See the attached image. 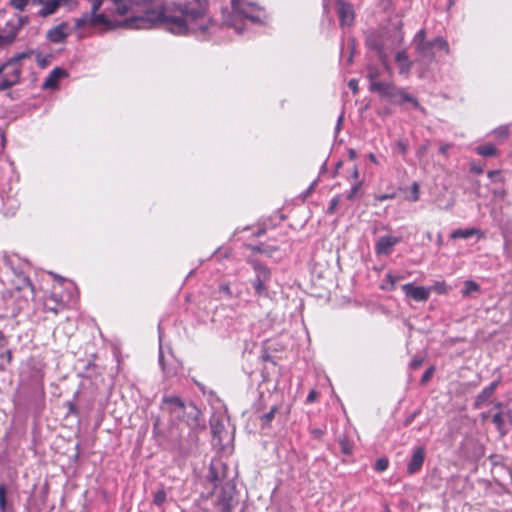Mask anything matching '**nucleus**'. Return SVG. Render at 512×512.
<instances>
[{
  "mask_svg": "<svg viewBox=\"0 0 512 512\" xmlns=\"http://www.w3.org/2000/svg\"><path fill=\"white\" fill-rule=\"evenodd\" d=\"M91 4L90 12L83 13L74 20L75 29L103 28L114 29L125 26L131 29H149L156 25L163 26L175 35L193 34L206 39L216 32L218 26L210 15L206 0H184L173 6H161L146 10L143 14L116 22L105 13H99L104 0H87ZM119 15H125L132 7L133 0H111Z\"/></svg>",
  "mask_w": 512,
  "mask_h": 512,
  "instance_id": "obj_1",
  "label": "nucleus"
},
{
  "mask_svg": "<svg viewBox=\"0 0 512 512\" xmlns=\"http://www.w3.org/2000/svg\"><path fill=\"white\" fill-rule=\"evenodd\" d=\"M232 13L224 17L223 22L228 27L241 34L242 21L250 20L252 23H262L266 18L265 10L251 0H231Z\"/></svg>",
  "mask_w": 512,
  "mask_h": 512,
  "instance_id": "obj_2",
  "label": "nucleus"
},
{
  "mask_svg": "<svg viewBox=\"0 0 512 512\" xmlns=\"http://www.w3.org/2000/svg\"><path fill=\"white\" fill-rule=\"evenodd\" d=\"M161 409L169 414L171 420L181 421L190 428L200 425V410L192 402H185L178 396H164Z\"/></svg>",
  "mask_w": 512,
  "mask_h": 512,
  "instance_id": "obj_3",
  "label": "nucleus"
},
{
  "mask_svg": "<svg viewBox=\"0 0 512 512\" xmlns=\"http://www.w3.org/2000/svg\"><path fill=\"white\" fill-rule=\"evenodd\" d=\"M225 464L212 463L209 471V478L217 484H221V492L217 498V506L221 512H232L234 506L235 485L231 480H224L225 476H219V469H225Z\"/></svg>",
  "mask_w": 512,
  "mask_h": 512,
  "instance_id": "obj_4",
  "label": "nucleus"
},
{
  "mask_svg": "<svg viewBox=\"0 0 512 512\" xmlns=\"http://www.w3.org/2000/svg\"><path fill=\"white\" fill-rule=\"evenodd\" d=\"M28 56L27 53H20L6 62V70L3 79L0 81V91H5L20 81L22 69L20 61Z\"/></svg>",
  "mask_w": 512,
  "mask_h": 512,
  "instance_id": "obj_5",
  "label": "nucleus"
},
{
  "mask_svg": "<svg viewBox=\"0 0 512 512\" xmlns=\"http://www.w3.org/2000/svg\"><path fill=\"white\" fill-rule=\"evenodd\" d=\"M368 77L370 79V91L377 92L381 97L387 98L391 102L398 87L392 82L376 81L375 75L372 73Z\"/></svg>",
  "mask_w": 512,
  "mask_h": 512,
  "instance_id": "obj_6",
  "label": "nucleus"
},
{
  "mask_svg": "<svg viewBox=\"0 0 512 512\" xmlns=\"http://www.w3.org/2000/svg\"><path fill=\"white\" fill-rule=\"evenodd\" d=\"M254 269L256 271V277L253 282L255 292L259 296L265 295L267 293V288H266L265 283L271 277L270 271L266 267H264L260 264H254Z\"/></svg>",
  "mask_w": 512,
  "mask_h": 512,
  "instance_id": "obj_7",
  "label": "nucleus"
},
{
  "mask_svg": "<svg viewBox=\"0 0 512 512\" xmlns=\"http://www.w3.org/2000/svg\"><path fill=\"white\" fill-rule=\"evenodd\" d=\"M405 295L417 302L427 301L430 296V288L424 286H415L413 283H406L402 286Z\"/></svg>",
  "mask_w": 512,
  "mask_h": 512,
  "instance_id": "obj_8",
  "label": "nucleus"
},
{
  "mask_svg": "<svg viewBox=\"0 0 512 512\" xmlns=\"http://www.w3.org/2000/svg\"><path fill=\"white\" fill-rule=\"evenodd\" d=\"M337 14L341 27L351 26L354 21V11L350 4L337 1Z\"/></svg>",
  "mask_w": 512,
  "mask_h": 512,
  "instance_id": "obj_9",
  "label": "nucleus"
},
{
  "mask_svg": "<svg viewBox=\"0 0 512 512\" xmlns=\"http://www.w3.org/2000/svg\"><path fill=\"white\" fill-rule=\"evenodd\" d=\"M425 460V448L423 446H419L414 449L411 459L407 464V472L410 475H413L420 471Z\"/></svg>",
  "mask_w": 512,
  "mask_h": 512,
  "instance_id": "obj_10",
  "label": "nucleus"
},
{
  "mask_svg": "<svg viewBox=\"0 0 512 512\" xmlns=\"http://www.w3.org/2000/svg\"><path fill=\"white\" fill-rule=\"evenodd\" d=\"M27 23H28V17L27 16H18L14 20L7 21L5 26H4V28L1 31L6 33L9 37L12 38L13 41H15L19 31Z\"/></svg>",
  "mask_w": 512,
  "mask_h": 512,
  "instance_id": "obj_11",
  "label": "nucleus"
},
{
  "mask_svg": "<svg viewBox=\"0 0 512 512\" xmlns=\"http://www.w3.org/2000/svg\"><path fill=\"white\" fill-rule=\"evenodd\" d=\"M400 242L399 237L394 236H382L378 239L376 243V253L389 255L392 251V248Z\"/></svg>",
  "mask_w": 512,
  "mask_h": 512,
  "instance_id": "obj_12",
  "label": "nucleus"
},
{
  "mask_svg": "<svg viewBox=\"0 0 512 512\" xmlns=\"http://www.w3.org/2000/svg\"><path fill=\"white\" fill-rule=\"evenodd\" d=\"M69 34V26L67 23L63 22L50 29L47 33V38L52 43H61L67 38Z\"/></svg>",
  "mask_w": 512,
  "mask_h": 512,
  "instance_id": "obj_13",
  "label": "nucleus"
},
{
  "mask_svg": "<svg viewBox=\"0 0 512 512\" xmlns=\"http://www.w3.org/2000/svg\"><path fill=\"white\" fill-rule=\"evenodd\" d=\"M393 104L402 105L404 103H410L414 108H420L418 100L412 95L408 94L403 88L398 87L391 100Z\"/></svg>",
  "mask_w": 512,
  "mask_h": 512,
  "instance_id": "obj_14",
  "label": "nucleus"
},
{
  "mask_svg": "<svg viewBox=\"0 0 512 512\" xmlns=\"http://www.w3.org/2000/svg\"><path fill=\"white\" fill-rule=\"evenodd\" d=\"M67 75L66 71L56 67L54 68L45 81L42 84L43 89H55L58 86V82L61 78L65 77Z\"/></svg>",
  "mask_w": 512,
  "mask_h": 512,
  "instance_id": "obj_15",
  "label": "nucleus"
},
{
  "mask_svg": "<svg viewBox=\"0 0 512 512\" xmlns=\"http://www.w3.org/2000/svg\"><path fill=\"white\" fill-rule=\"evenodd\" d=\"M395 61L398 64L399 74L407 76L410 73L413 63L409 60L405 50H400L395 54Z\"/></svg>",
  "mask_w": 512,
  "mask_h": 512,
  "instance_id": "obj_16",
  "label": "nucleus"
},
{
  "mask_svg": "<svg viewBox=\"0 0 512 512\" xmlns=\"http://www.w3.org/2000/svg\"><path fill=\"white\" fill-rule=\"evenodd\" d=\"M499 381L492 382L489 386L485 387L476 397L475 399V407H480L484 402H486L495 392Z\"/></svg>",
  "mask_w": 512,
  "mask_h": 512,
  "instance_id": "obj_17",
  "label": "nucleus"
},
{
  "mask_svg": "<svg viewBox=\"0 0 512 512\" xmlns=\"http://www.w3.org/2000/svg\"><path fill=\"white\" fill-rule=\"evenodd\" d=\"M40 4L42 5V8L39 10L38 14L41 17L52 15L59 8L57 0H42V3Z\"/></svg>",
  "mask_w": 512,
  "mask_h": 512,
  "instance_id": "obj_18",
  "label": "nucleus"
},
{
  "mask_svg": "<svg viewBox=\"0 0 512 512\" xmlns=\"http://www.w3.org/2000/svg\"><path fill=\"white\" fill-rule=\"evenodd\" d=\"M481 232L480 230L476 229V228H467V229H455L454 231H452V233L450 234V237L452 239H468L474 235H480Z\"/></svg>",
  "mask_w": 512,
  "mask_h": 512,
  "instance_id": "obj_19",
  "label": "nucleus"
},
{
  "mask_svg": "<svg viewBox=\"0 0 512 512\" xmlns=\"http://www.w3.org/2000/svg\"><path fill=\"white\" fill-rule=\"evenodd\" d=\"M415 48L420 57L425 58V59H433L434 58V53H433L434 43H432V41H428L423 44H418V46H416Z\"/></svg>",
  "mask_w": 512,
  "mask_h": 512,
  "instance_id": "obj_20",
  "label": "nucleus"
},
{
  "mask_svg": "<svg viewBox=\"0 0 512 512\" xmlns=\"http://www.w3.org/2000/svg\"><path fill=\"white\" fill-rule=\"evenodd\" d=\"M461 292L463 297H472L474 296V294L480 292V286L473 280H466L464 282L463 289Z\"/></svg>",
  "mask_w": 512,
  "mask_h": 512,
  "instance_id": "obj_21",
  "label": "nucleus"
},
{
  "mask_svg": "<svg viewBox=\"0 0 512 512\" xmlns=\"http://www.w3.org/2000/svg\"><path fill=\"white\" fill-rule=\"evenodd\" d=\"M476 152L483 157H492L497 154V149L492 144H486L476 147Z\"/></svg>",
  "mask_w": 512,
  "mask_h": 512,
  "instance_id": "obj_22",
  "label": "nucleus"
},
{
  "mask_svg": "<svg viewBox=\"0 0 512 512\" xmlns=\"http://www.w3.org/2000/svg\"><path fill=\"white\" fill-rule=\"evenodd\" d=\"M339 445L341 452L346 455H351L353 452L354 444L353 442L346 436L339 437Z\"/></svg>",
  "mask_w": 512,
  "mask_h": 512,
  "instance_id": "obj_23",
  "label": "nucleus"
},
{
  "mask_svg": "<svg viewBox=\"0 0 512 512\" xmlns=\"http://www.w3.org/2000/svg\"><path fill=\"white\" fill-rule=\"evenodd\" d=\"M29 3H42V0H9V4L17 11H24Z\"/></svg>",
  "mask_w": 512,
  "mask_h": 512,
  "instance_id": "obj_24",
  "label": "nucleus"
},
{
  "mask_svg": "<svg viewBox=\"0 0 512 512\" xmlns=\"http://www.w3.org/2000/svg\"><path fill=\"white\" fill-rule=\"evenodd\" d=\"M252 250L257 253L265 254L267 256H271L273 252H275L277 249L274 246H269L265 244H260L252 247Z\"/></svg>",
  "mask_w": 512,
  "mask_h": 512,
  "instance_id": "obj_25",
  "label": "nucleus"
},
{
  "mask_svg": "<svg viewBox=\"0 0 512 512\" xmlns=\"http://www.w3.org/2000/svg\"><path fill=\"white\" fill-rule=\"evenodd\" d=\"M0 510L7 511V489L4 484H0Z\"/></svg>",
  "mask_w": 512,
  "mask_h": 512,
  "instance_id": "obj_26",
  "label": "nucleus"
},
{
  "mask_svg": "<svg viewBox=\"0 0 512 512\" xmlns=\"http://www.w3.org/2000/svg\"><path fill=\"white\" fill-rule=\"evenodd\" d=\"M166 496H167L166 491L163 488L158 489L154 493L153 503L156 506H161L166 501Z\"/></svg>",
  "mask_w": 512,
  "mask_h": 512,
  "instance_id": "obj_27",
  "label": "nucleus"
},
{
  "mask_svg": "<svg viewBox=\"0 0 512 512\" xmlns=\"http://www.w3.org/2000/svg\"><path fill=\"white\" fill-rule=\"evenodd\" d=\"M386 279H387V282L389 284V286H382L383 289H387V290H393L394 287H395V284L400 280L402 279L401 276L399 275H394L392 273H388L386 275Z\"/></svg>",
  "mask_w": 512,
  "mask_h": 512,
  "instance_id": "obj_28",
  "label": "nucleus"
},
{
  "mask_svg": "<svg viewBox=\"0 0 512 512\" xmlns=\"http://www.w3.org/2000/svg\"><path fill=\"white\" fill-rule=\"evenodd\" d=\"M432 43H434V47L444 50L446 54L450 52L448 42L443 37L434 38Z\"/></svg>",
  "mask_w": 512,
  "mask_h": 512,
  "instance_id": "obj_29",
  "label": "nucleus"
},
{
  "mask_svg": "<svg viewBox=\"0 0 512 512\" xmlns=\"http://www.w3.org/2000/svg\"><path fill=\"white\" fill-rule=\"evenodd\" d=\"M12 360V353L10 350H5L0 353V369H4L6 364H9Z\"/></svg>",
  "mask_w": 512,
  "mask_h": 512,
  "instance_id": "obj_30",
  "label": "nucleus"
},
{
  "mask_svg": "<svg viewBox=\"0 0 512 512\" xmlns=\"http://www.w3.org/2000/svg\"><path fill=\"white\" fill-rule=\"evenodd\" d=\"M388 466H389L388 458L382 457V458L377 459L374 469L377 472H384L388 468Z\"/></svg>",
  "mask_w": 512,
  "mask_h": 512,
  "instance_id": "obj_31",
  "label": "nucleus"
},
{
  "mask_svg": "<svg viewBox=\"0 0 512 512\" xmlns=\"http://www.w3.org/2000/svg\"><path fill=\"white\" fill-rule=\"evenodd\" d=\"M276 412H277V407L273 406L268 413L264 414L261 417L262 424L268 426L271 423V421L274 419Z\"/></svg>",
  "mask_w": 512,
  "mask_h": 512,
  "instance_id": "obj_32",
  "label": "nucleus"
},
{
  "mask_svg": "<svg viewBox=\"0 0 512 512\" xmlns=\"http://www.w3.org/2000/svg\"><path fill=\"white\" fill-rule=\"evenodd\" d=\"M419 194H420V187L417 182H413L411 186V195L408 198L409 201L416 202L419 200Z\"/></svg>",
  "mask_w": 512,
  "mask_h": 512,
  "instance_id": "obj_33",
  "label": "nucleus"
},
{
  "mask_svg": "<svg viewBox=\"0 0 512 512\" xmlns=\"http://www.w3.org/2000/svg\"><path fill=\"white\" fill-rule=\"evenodd\" d=\"M492 422L495 424L497 429L502 432L503 426H504V418L501 412L496 413L492 417Z\"/></svg>",
  "mask_w": 512,
  "mask_h": 512,
  "instance_id": "obj_34",
  "label": "nucleus"
},
{
  "mask_svg": "<svg viewBox=\"0 0 512 512\" xmlns=\"http://www.w3.org/2000/svg\"><path fill=\"white\" fill-rule=\"evenodd\" d=\"M426 34H425V31L422 29V30H419L416 35L414 36V39H413V43L416 46H418V44H423V43H426Z\"/></svg>",
  "mask_w": 512,
  "mask_h": 512,
  "instance_id": "obj_35",
  "label": "nucleus"
},
{
  "mask_svg": "<svg viewBox=\"0 0 512 512\" xmlns=\"http://www.w3.org/2000/svg\"><path fill=\"white\" fill-rule=\"evenodd\" d=\"M408 142L404 139H399L397 142H396V148L397 150L399 151L400 154L402 155H406L407 152H408Z\"/></svg>",
  "mask_w": 512,
  "mask_h": 512,
  "instance_id": "obj_36",
  "label": "nucleus"
},
{
  "mask_svg": "<svg viewBox=\"0 0 512 512\" xmlns=\"http://www.w3.org/2000/svg\"><path fill=\"white\" fill-rule=\"evenodd\" d=\"M44 308L47 311H50L54 314H57L59 311H61L63 308L54 304L53 302H50V300L44 301Z\"/></svg>",
  "mask_w": 512,
  "mask_h": 512,
  "instance_id": "obj_37",
  "label": "nucleus"
},
{
  "mask_svg": "<svg viewBox=\"0 0 512 512\" xmlns=\"http://www.w3.org/2000/svg\"><path fill=\"white\" fill-rule=\"evenodd\" d=\"M433 289L438 294H446L449 291V288L447 287V285L444 281L436 282L433 286Z\"/></svg>",
  "mask_w": 512,
  "mask_h": 512,
  "instance_id": "obj_38",
  "label": "nucleus"
},
{
  "mask_svg": "<svg viewBox=\"0 0 512 512\" xmlns=\"http://www.w3.org/2000/svg\"><path fill=\"white\" fill-rule=\"evenodd\" d=\"M59 7L64 6L67 7L69 10H72L77 7L78 1L77 0H57Z\"/></svg>",
  "mask_w": 512,
  "mask_h": 512,
  "instance_id": "obj_39",
  "label": "nucleus"
},
{
  "mask_svg": "<svg viewBox=\"0 0 512 512\" xmlns=\"http://www.w3.org/2000/svg\"><path fill=\"white\" fill-rule=\"evenodd\" d=\"M219 292L223 293L227 298H233L234 294L227 283H223L219 286Z\"/></svg>",
  "mask_w": 512,
  "mask_h": 512,
  "instance_id": "obj_40",
  "label": "nucleus"
},
{
  "mask_svg": "<svg viewBox=\"0 0 512 512\" xmlns=\"http://www.w3.org/2000/svg\"><path fill=\"white\" fill-rule=\"evenodd\" d=\"M45 300H50V302H53L54 304L64 308L65 304L61 297H59L55 292H53L49 297H47Z\"/></svg>",
  "mask_w": 512,
  "mask_h": 512,
  "instance_id": "obj_41",
  "label": "nucleus"
},
{
  "mask_svg": "<svg viewBox=\"0 0 512 512\" xmlns=\"http://www.w3.org/2000/svg\"><path fill=\"white\" fill-rule=\"evenodd\" d=\"M14 41L6 33L0 31V47H6L12 44Z\"/></svg>",
  "mask_w": 512,
  "mask_h": 512,
  "instance_id": "obj_42",
  "label": "nucleus"
},
{
  "mask_svg": "<svg viewBox=\"0 0 512 512\" xmlns=\"http://www.w3.org/2000/svg\"><path fill=\"white\" fill-rule=\"evenodd\" d=\"M494 133L497 137L505 138L509 135V127L508 126H500L498 127Z\"/></svg>",
  "mask_w": 512,
  "mask_h": 512,
  "instance_id": "obj_43",
  "label": "nucleus"
},
{
  "mask_svg": "<svg viewBox=\"0 0 512 512\" xmlns=\"http://www.w3.org/2000/svg\"><path fill=\"white\" fill-rule=\"evenodd\" d=\"M339 204V197L336 196V197H333L330 201V204H329V207H328V213H334V211L336 210L337 206Z\"/></svg>",
  "mask_w": 512,
  "mask_h": 512,
  "instance_id": "obj_44",
  "label": "nucleus"
},
{
  "mask_svg": "<svg viewBox=\"0 0 512 512\" xmlns=\"http://www.w3.org/2000/svg\"><path fill=\"white\" fill-rule=\"evenodd\" d=\"M348 46H349V48H351V52H350L347 62L351 63L352 59H353L354 48H355V40L353 38H350L348 40Z\"/></svg>",
  "mask_w": 512,
  "mask_h": 512,
  "instance_id": "obj_45",
  "label": "nucleus"
},
{
  "mask_svg": "<svg viewBox=\"0 0 512 512\" xmlns=\"http://www.w3.org/2000/svg\"><path fill=\"white\" fill-rule=\"evenodd\" d=\"M433 371H434V369H433V368H429V369H427V370L424 372V374H423V376H422V378H421V383H422V384L426 383V382L431 378V376H432V374H433Z\"/></svg>",
  "mask_w": 512,
  "mask_h": 512,
  "instance_id": "obj_46",
  "label": "nucleus"
},
{
  "mask_svg": "<svg viewBox=\"0 0 512 512\" xmlns=\"http://www.w3.org/2000/svg\"><path fill=\"white\" fill-rule=\"evenodd\" d=\"M211 427H212V431H213L214 436L218 437L221 440L220 425L212 423Z\"/></svg>",
  "mask_w": 512,
  "mask_h": 512,
  "instance_id": "obj_47",
  "label": "nucleus"
},
{
  "mask_svg": "<svg viewBox=\"0 0 512 512\" xmlns=\"http://www.w3.org/2000/svg\"><path fill=\"white\" fill-rule=\"evenodd\" d=\"M348 87L353 91V93H356L358 91V81L356 79H351L348 82Z\"/></svg>",
  "mask_w": 512,
  "mask_h": 512,
  "instance_id": "obj_48",
  "label": "nucleus"
},
{
  "mask_svg": "<svg viewBox=\"0 0 512 512\" xmlns=\"http://www.w3.org/2000/svg\"><path fill=\"white\" fill-rule=\"evenodd\" d=\"M318 393L315 390H311L307 396L306 402L312 403L316 400Z\"/></svg>",
  "mask_w": 512,
  "mask_h": 512,
  "instance_id": "obj_49",
  "label": "nucleus"
},
{
  "mask_svg": "<svg viewBox=\"0 0 512 512\" xmlns=\"http://www.w3.org/2000/svg\"><path fill=\"white\" fill-rule=\"evenodd\" d=\"M422 365V359L421 358H414L412 359L410 366L412 369H417Z\"/></svg>",
  "mask_w": 512,
  "mask_h": 512,
  "instance_id": "obj_50",
  "label": "nucleus"
},
{
  "mask_svg": "<svg viewBox=\"0 0 512 512\" xmlns=\"http://www.w3.org/2000/svg\"><path fill=\"white\" fill-rule=\"evenodd\" d=\"M393 198H394V194H382V195L377 196V200L380 202L388 200V199H393Z\"/></svg>",
  "mask_w": 512,
  "mask_h": 512,
  "instance_id": "obj_51",
  "label": "nucleus"
},
{
  "mask_svg": "<svg viewBox=\"0 0 512 512\" xmlns=\"http://www.w3.org/2000/svg\"><path fill=\"white\" fill-rule=\"evenodd\" d=\"M471 171L477 173V174H481L483 172V168L479 165H476L475 163H472L471 164Z\"/></svg>",
  "mask_w": 512,
  "mask_h": 512,
  "instance_id": "obj_52",
  "label": "nucleus"
},
{
  "mask_svg": "<svg viewBox=\"0 0 512 512\" xmlns=\"http://www.w3.org/2000/svg\"><path fill=\"white\" fill-rule=\"evenodd\" d=\"M499 174H500V172H499L498 170H492V171H489V172L487 173L488 177H489L491 180H493V181H495V180H496V177H498V176H499Z\"/></svg>",
  "mask_w": 512,
  "mask_h": 512,
  "instance_id": "obj_53",
  "label": "nucleus"
},
{
  "mask_svg": "<svg viewBox=\"0 0 512 512\" xmlns=\"http://www.w3.org/2000/svg\"><path fill=\"white\" fill-rule=\"evenodd\" d=\"M493 195L495 197L504 198L506 195V192H505V190H494Z\"/></svg>",
  "mask_w": 512,
  "mask_h": 512,
  "instance_id": "obj_54",
  "label": "nucleus"
},
{
  "mask_svg": "<svg viewBox=\"0 0 512 512\" xmlns=\"http://www.w3.org/2000/svg\"><path fill=\"white\" fill-rule=\"evenodd\" d=\"M450 149V145L449 144H444L442 145L440 148H439V151L440 153L442 154H446L447 151Z\"/></svg>",
  "mask_w": 512,
  "mask_h": 512,
  "instance_id": "obj_55",
  "label": "nucleus"
},
{
  "mask_svg": "<svg viewBox=\"0 0 512 512\" xmlns=\"http://www.w3.org/2000/svg\"><path fill=\"white\" fill-rule=\"evenodd\" d=\"M159 363L162 367V370L165 371V366H164V360H163V354H162V351L160 350V353H159Z\"/></svg>",
  "mask_w": 512,
  "mask_h": 512,
  "instance_id": "obj_56",
  "label": "nucleus"
},
{
  "mask_svg": "<svg viewBox=\"0 0 512 512\" xmlns=\"http://www.w3.org/2000/svg\"><path fill=\"white\" fill-rule=\"evenodd\" d=\"M427 148H428V146H427V145H423V146H421V147L419 148V150H418V155H423V154L426 152Z\"/></svg>",
  "mask_w": 512,
  "mask_h": 512,
  "instance_id": "obj_57",
  "label": "nucleus"
},
{
  "mask_svg": "<svg viewBox=\"0 0 512 512\" xmlns=\"http://www.w3.org/2000/svg\"><path fill=\"white\" fill-rule=\"evenodd\" d=\"M5 343H6L5 336L3 335L2 332H0V347L4 346Z\"/></svg>",
  "mask_w": 512,
  "mask_h": 512,
  "instance_id": "obj_58",
  "label": "nucleus"
},
{
  "mask_svg": "<svg viewBox=\"0 0 512 512\" xmlns=\"http://www.w3.org/2000/svg\"><path fill=\"white\" fill-rule=\"evenodd\" d=\"M369 160L375 164H377V158L374 154L370 153L369 156H368Z\"/></svg>",
  "mask_w": 512,
  "mask_h": 512,
  "instance_id": "obj_59",
  "label": "nucleus"
},
{
  "mask_svg": "<svg viewBox=\"0 0 512 512\" xmlns=\"http://www.w3.org/2000/svg\"><path fill=\"white\" fill-rule=\"evenodd\" d=\"M342 120H343V116L341 115V116L338 118V121H337V127H336V129H337V130H339Z\"/></svg>",
  "mask_w": 512,
  "mask_h": 512,
  "instance_id": "obj_60",
  "label": "nucleus"
},
{
  "mask_svg": "<svg viewBox=\"0 0 512 512\" xmlns=\"http://www.w3.org/2000/svg\"><path fill=\"white\" fill-rule=\"evenodd\" d=\"M6 70V63L3 66H0V73Z\"/></svg>",
  "mask_w": 512,
  "mask_h": 512,
  "instance_id": "obj_61",
  "label": "nucleus"
},
{
  "mask_svg": "<svg viewBox=\"0 0 512 512\" xmlns=\"http://www.w3.org/2000/svg\"><path fill=\"white\" fill-rule=\"evenodd\" d=\"M381 60H382L383 64H386V60L383 56H381Z\"/></svg>",
  "mask_w": 512,
  "mask_h": 512,
  "instance_id": "obj_62",
  "label": "nucleus"
},
{
  "mask_svg": "<svg viewBox=\"0 0 512 512\" xmlns=\"http://www.w3.org/2000/svg\"><path fill=\"white\" fill-rule=\"evenodd\" d=\"M313 187H314V183L310 186L308 191L310 192L313 189Z\"/></svg>",
  "mask_w": 512,
  "mask_h": 512,
  "instance_id": "obj_63",
  "label": "nucleus"
}]
</instances>
